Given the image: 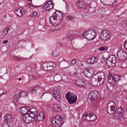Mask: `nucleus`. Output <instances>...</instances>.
Segmentation results:
<instances>
[{"label": "nucleus", "mask_w": 127, "mask_h": 127, "mask_svg": "<svg viewBox=\"0 0 127 127\" xmlns=\"http://www.w3.org/2000/svg\"><path fill=\"white\" fill-rule=\"evenodd\" d=\"M63 15L59 10H56L55 12L49 18L50 23L54 26L59 25L63 19Z\"/></svg>", "instance_id": "nucleus-1"}, {"label": "nucleus", "mask_w": 127, "mask_h": 127, "mask_svg": "<svg viewBox=\"0 0 127 127\" xmlns=\"http://www.w3.org/2000/svg\"><path fill=\"white\" fill-rule=\"evenodd\" d=\"M111 35L110 31L108 30H104L101 32L99 36V38L102 41H106L110 38Z\"/></svg>", "instance_id": "nucleus-2"}, {"label": "nucleus", "mask_w": 127, "mask_h": 127, "mask_svg": "<svg viewBox=\"0 0 127 127\" xmlns=\"http://www.w3.org/2000/svg\"><path fill=\"white\" fill-rule=\"evenodd\" d=\"M63 117L60 116L59 117L56 116V118L54 117L52 119V126L53 127H60L63 124L62 121Z\"/></svg>", "instance_id": "nucleus-3"}, {"label": "nucleus", "mask_w": 127, "mask_h": 127, "mask_svg": "<svg viewBox=\"0 0 127 127\" xmlns=\"http://www.w3.org/2000/svg\"><path fill=\"white\" fill-rule=\"evenodd\" d=\"M83 36L88 40H90L93 39L95 36V33L93 30H91L84 32L83 33Z\"/></svg>", "instance_id": "nucleus-4"}, {"label": "nucleus", "mask_w": 127, "mask_h": 127, "mask_svg": "<svg viewBox=\"0 0 127 127\" xmlns=\"http://www.w3.org/2000/svg\"><path fill=\"white\" fill-rule=\"evenodd\" d=\"M117 56L118 60L121 62H124L127 59V53L122 49L121 50L118 52Z\"/></svg>", "instance_id": "nucleus-5"}, {"label": "nucleus", "mask_w": 127, "mask_h": 127, "mask_svg": "<svg viewBox=\"0 0 127 127\" xmlns=\"http://www.w3.org/2000/svg\"><path fill=\"white\" fill-rule=\"evenodd\" d=\"M66 97L68 103L70 104L75 103L77 100L76 95L70 92L66 94Z\"/></svg>", "instance_id": "nucleus-6"}, {"label": "nucleus", "mask_w": 127, "mask_h": 127, "mask_svg": "<svg viewBox=\"0 0 127 127\" xmlns=\"http://www.w3.org/2000/svg\"><path fill=\"white\" fill-rule=\"evenodd\" d=\"M106 60V64L108 66L112 67L115 65L116 59L115 56L111 55Z\"/></svg>", "instance_id": "nucleus-7"}, {"label": "nucleus", "mask_w": 127, "mask_h": 127, "mask_svg": "<svg viewBox=\"0 0 127 127\" xmlns=\"http://www.w3.org/2000/svg\"><path fill=\"white\" fill-rule=\"evenodd\" d=\"M98 92L96 90L91 91L89 94V98L91 101H95L97 98Z\"/></svg>", "instance_id": "nucleus-8"}, {"label": "nucleus", "mask_w": 127, "mask_h": 127, "mask_svg": "<svg viewBox=\"0 0 127 127\" xmlns=\"http://www.w3.org/2000/svg\"><path fill=\"white\" fill-rule=\"evenodd\" d=\"M98 75L97 76H95V77H97V79L99 81L101 82L99 83L100 85H102L104 81V74L103 73H100L98 74Z\"/></svg>", "instance_id": "nucleus-9"}, {"label": "nucleus", "mask_w": 127, "mask_h": 127, "mask_svg": "<svg viewBox=\"0 0 127 127\" xmlns=\"http://www.w3.org/2000/svg\"><path fill=\"white\" fill-rule=\"evenodd\" d=\"M77 5L80 9L84 8L86 4L83 0H78L77 2Z\"/></svg>", "instance_id": "nucleus-10"}, {"label": "nucleus", "mask_w": 127, "mask_h": 127, "mask_svg": "<svg viewBox=\"0 0 127 127\" xmlns=\"http://www.w3.org/2000/svg\"><path fill=\"white\" fill-rule=\"evenodd\" d=\"M35 118V119L37 118V120L39 121H42L45 118V114L43 111L40 112V113H37L36 116Z\"/></svg>", "instance_id": "nucleus-11"}, {"label": "nucleus", "mask_w": 127, "mask_h": 127, "mask_svg": "<svg viewBox=\"0 0 127 127\" xmlns=\"http://www.w3.org/2000/svg\"><path fill=\"white\" fill-rule=\"evenodd\" d=\"M53 7V4L51 1H49L44 6V8H45L46 10L51 9Z\"/></svg>", "instance_id": "nucleus-12"}, {"label": "nucleus", "mask_w": 127, "mask_h": 127, "mask_svg": "<svg viewBox=\"0 0 127 127\" xmlns=\"http://www.w3.org/2000/svg\"><path fill=\"white\" fill-rule=\"evenodd\" d=\"M97 78V77H94L91 79L90 83L93 86L96 87L98 86V83L100 82L98 80Z\"/></svg>", "instance_id": "nucleus-13"}, {"label": "nucleus", "mask_w": 127, "mask_h": 127, "mask_svg": "<svg viewBox=\"0 0 127 127\" xmlns=\"http://www.w3.org/2000/svg\"><path fill=\"white\" fill-rule=\"evenodd\" d=\"M12 115L10 114H8L5 115L4 117V121L6 123L11 122L13 118Z\"/></svg>", "instance_id": "nucleus-14"}, {"label": "nucleus", "mask_w": 127, "mask_h": 127, "mask_svg": "<svg viewBox=\"0 0 127 127\" xmlns=\"http://www.w3.org/2000/svg\"><path fill=\"white\" fill-rule=\"evenodd\" d=\"M108 104H108L107 107V113L110 114H112L115 111V107L114 106L112 105L109 107Z\"/></svg>", "instance_id": "nucleus-15"}, {"label": "nucleus", "mask_w": 127, "mask_h": 127, "mask_svg": "<svg viewBox=\"0 0 127 127\" xmlns=\"http://www.w3.org/2000/svg\"><path fill=\"white\" fill-rule=\"evenodd\" d=\"M97 60L98 59L97 57H92L88 59L87 61V62L89 64H93L96 63Z\"/></svg>", "instance_id": "nucleus-16"}, {"label": "nucleus", "mask_w": 127, "mask_h": 127, "mask_svg": "<svg viewBox=\"0 0 127 127\" xmlns=\"http://www.w3.org/2000/svg\"><path fill=\"white\" fill-rule=\"evenodd\" d=\"M87 116L89 118H90L89 119H87V121H93L96 119V117L95 115L94 116H93V113L92 112L90 113L89 112L88 113L87 112Z\"/></svg>", "instance_id": "nucleus-17"}, {"label": "nucleus", "mask_w": 127, "mask_h": 127, "mask_svg": "<svg viewBox=\"0 0 127 127\" xmlns=\"http://www.w3.org/2000/svg\"><path fill=\"white\" fill-rule=\"evenodd\" d=\"M108 81L109 83L112 85L115 84L113 76H112L110 73L109 74L108 77Z\"/></svg>", "instance_id": "nucleus-18"}, {"label": "nucleus", "mask_w": 127, "mask_h": 127, "mask_svg": "<svg viewBox=\"0 0 127 127\" xmlns=\"http://www.w3.org/2000/svg\"><path fill=\"white\" fill-rule=\"evenodd\" d=\"M28 111L31 114H33V115L34 116V117H36L37 113V110L35 108H32L30 110H29Z\"/></svg>", "instance_id": "nucleus-19"}, {"label": "nucleus", "mask_w": 127, "mask_h": 127, "mask_svg": "<svg viewBox=\"0 0 127 127\" xmlns=\"http://www.w3.org/2000/svg\"><path fill=\"white\" fill-rule=\"evenodd\" d=\"M75 83L77 86L81 87H83L84 84V81L81 79H78L77 80Z\"/></svg>", "instance_id": "nucleus-20"}, {"label": "nucleus", "mask_w": 127, "mask_h": 127, "mask_svg": "<svg viewBox=\"0 0 127 127\" xmlns=\"http://www.w3.org/2000/svg\"><path fill=\"white\" fill-rule=\"evenodd\" d=\"M28 110L26 107H22L19 110V111L22 114L24 115L28 112Z\"/></svg>", "instance_id": "nucleus-21"}, {"label": "nucleus", "mask_w": 127, "mask_h": 127, "mask_svg": "<svg viewBox=\"0 0 127 127\" xmlns=\"http://www.w3.org/2000/svg\"><path fill=\"white\" fill-rule=\"evenodd\" d=\"M22 10H23V8L21 7H19L16 10L15 13L18 16L21 17L22 16V13H20V12H21Z\"/></svg>", "instance_id": "nucleus-22"}, {"label": "nucleus", "mask_w": 127, "mask_h": 127, "mask_svg": "<svg viewBox=\"0 0 127 127\" xmlns=\"http://www.w3.org/2000/svg\"><path fill=\"white\" fill-rule=\"evenodd\" d=\"M38 86H36L33 88H32L30 90V93L31 94H32L36 93L39 89Z\"/></svg>", "instance_id": "nucleus-23"}, {"label": "nucleus", "mask_w": 127, "mask_h": 127, "mask_svg": "<svg viewBox=\"0 0 127 127\" xmlns=\"http://www.w3.org/2000/svg\"><path fill=\"white\" fill-rule=\"evenodd\" d=\"M33 115L32 114H31L29 112H28L27 113H26V114H24L23 116V118L24 120H25L27 118H28V117H29L30 116L32 117H34V116L33 117Z\"/></svg>", "instance_id": "nucleus-24"}, {"label": "nucleus", "mask_w": 127, "mask_h": 127, "mask_svg": "<svg viewBox=\"0 0 127 127\" xmlns=\"http://www.w3.org/2000/svg\"><path fill=\"white\" fill-rule=\"evenodd\" d=\"M26 95V93L25 92L22 91L21 93H18L16 94L15 97H17V99L19 98L20 97H23Z\"/></svg>", "instance_id": "nucleus-25"}, {"label": "nucleus", "mask_w": 127, "mask_h": 127, "mask_svg": "<svg viewBox=\"0 0 127 127\" xmlns=\"http://www.w3.org/2000/svg\"><path fill=\"white\" fill-rule=\"evenodd\" d=\"M54 79L55 81L58 82L61 80V77L60 75L57 74L54 77Z\"/></svg>", "instance_id": "nucleus-26"}, {"label": "nucleus", "mask_w": 127, "mask_h": 127, "mask_svg": "<svg viewBox=\"0 0 127 127\" xmlns=\"http://www.w3.org/2000/svg\"><path fill=\"white\" fill-rule=\"evenodd\" d=\"M121 26L123 28L127 27V20L122 21L120 23Z\"/></svg>", "instance_id": "nucleus-27"}, {"label": "nucleus", "mask_w": 127, "mask_h": 127, "mask_svg": "<svg viewBox=\"0 0 127 127\" xmlns=\"http://www.w3.org/2000/svg\"><path fill=\"white\" fill-rule=\"evenodd\" d=\"M32 117L30 116L26 120H25L24 121L26 122H27L28 123H30L33 121L34 120V119H35V118Z\"/></svg>", "instance_id": "nucleus-28"}, {"label": "nucleus", "mask_w": 127, "mask_h": 127, "mask_svg": "<svg viewBox=\"0 0 127 127\" xmlns=\"http://www.w3.org/2000/svg\"><path fill=\"white\" fill-rule=\"evenodd\" d=\"M118 113H116V112H115L114 114V118L115 119L118 120H119L121 117H122V115H121Z\"/></svg>", "instance_id": "nucleus-29"}, {"label": "nucleus", "mask_w": 127, "mask_h": 127, "mask_svg": "<svg viewBox=\"0 0 127 127\" xmlns=\"http://www.w3.org/2000/svg\"><path fill=\"white\" fill-rule=\"evenodd\" d=\"M124 111L122 108L121 107H119L116 110V113H119L121 115H123V113Z\"/></svg>", "instance_id": "nucleus-30"}, {"label": "nucleus", "mask_w": 127, "mask_h": 127, "mask_svg": "<svg viewBox=\"0 0 127 127\" xmlns=\"http://www.w3.org/2000/svg\"><path fill=\"white\" fill-rule=\"evenodd\" d=\"M53 108L57 111H59L61 109L60 106L58 105L54 104L53 106Z\"/></svg>", "instance_id": "nucleus-31"}, {"label": "nucleus", "mask_w": 127, "mask_h": 127, "mask_svg": "<svg viewBox=\"0 0 127 127\" xmlns=\"http://www.w3.org/2000/svg\"><path fill=\"white\" fill-rule=\"evenodd\" d=\"M74 35L73 34H69L67 36V38L68 40L71 41L73 39L75 38L74 36Z\"/></svg>", "instance_id": "nucleus-32"}, {"label": "nucleus", "mask_w": 127, "mask_h": 127, "mask_svg": "<svg viewBox=\"0 0 127 127\" xmlns=\"http://www.w3.org/2000/svg\"><path fill=\"white\" fill-rule=\"evenodd\" d=\"M113 76L115 84L117 82L119 81L120 80V77L119 76L117 75H114Z\"/></svg>", "instance_id": "nucleus-33"}, {"label": "nucleus", "mask_w": 127, "mask_h": 127, "mask_svg": "<svg viewBox=\"0 0 127 127\" xmlns=\"http://www.w3.org/2000/svg\"><path fill=\"white\" fill-rule=\"evenodd\" d=\"M9 30V28H5L1 33L2 35L4 36L7 34L8 32V31Z\"/></svg>", "instance_id": "nucleus-34"}, {"label": "nucleus", "mask_w": 127, "mask_h": 127, "mask_svg": "<svg viewBox=\"0 0 127 127\" xmlns=\"http://www.w3.org/2000/svg\"><path fill=\"white\" fill-rule=\"evenodd\" d=\"M53 97L54 98L56 99L57 101H59L61 99V97L60 95L56 94L55 95H53Z\"/></svg>", "instance_id": "nucleus-35"}, {"label": "nucleus", "mask_w": 127, "mask_h": 127, "mask_svg": "<svg viewBox=\"0 0 127 127\" xmlns=\"http://www.w3.org/2000/svg\"><path fill=\"white\" fill-rule=\"evenodd\" d=\"M48 64L46 63H43L42 65V69L45 71H47Z\"/></svg>", "instance_id": "nucleus-36"}, {"label": "nucleus", "mask_w": 127, "mask_h": 127, "mask_svg": "<svg viewBox=\"0 0 127 127\" xmlns=\"http://www.w3.org/2000/svg\"><path fill=\"white\" fill-rule=\"evenodd\" d=\"M83 73L84 74V76L86 77H89L90 73L88 70H84L83 72Z\"/></svg>", "instance_id": "nucleus-37"}, {"label": "nucleus", "mask_w": 127, "mask_h": 127, "mask_svg": "<svg viewBox=\"0 0 127 127\" xmlns=\"http://www.w3.org/2000/svg\"><path fill=\"white\" fill-rule=\"evenodd\" d=\"M54 91L53 92V95L56 94L60 95V91L58 88L54 89Z\"/></svg>", "instance_id": "nucleus-38"}, {"label": "nucleus", "mask_w": 127, "mask_h": 127, "mask_svg": "<svg viewBox=\"0 0 127 127\" xmlns=\"http://www.w3.org/2000/svg\"><path fill=\"white\" fill-rule=\"evenodd\" d=\"M74 18V16H71L70 15H67L66 18V19L68 21H72Z\"/></svg>", "instance_id": "nucleus-39"}, {"label": "nucleus", "mask_w": 127, "mask_h": 127, "mask_svg": "<svg viewBox=\"0 0 127 127\" xmlns=\"http://www.w3.org/2000/svg\"><path fill=\"white\" fill-rule=\"evenodd\" d=\"M14 59L15 60H17L18 61H20L21 59L22 58L20 56H13Z\"/></svg>", "instance_id": "nucleus-40"}, {"label": "nucleus", "mask_w": 127, "mask_h": 127, "mask_svg": "<svg viewBox=\"0 0 127 127\" xmlns=\"http://www.w3.org/2000/svg\"><path fill=\"white\" fill-rule=\"evenodd\" d=\"M6 93V92L4 89H1L0 90V94L1 95L5 94Z\"/></svg>", "instance_id": "nucleus-41"}, {"label": "nucleus", "mask_w": 127, "mask_h": 127, "mask_svg": "<svg viewBox=\"0 0 127 127\" xmlns=\"http://www.w3.org/2000/svg\"><path fill=\"white\" fill-rule=\"evenodd\" d=\"M59 54V52L58 51L56 50L54 51L52 54V55L56 57L58 56Z\"/></svg>", "instance_id": "nucleus-42"}, {"label": "nucleus", "mask_w": 127, "mask_h": 127, "mask_svg": "<svg viewBox=\"0 0 127 127\" xmlns=\"http://www.w3.org/2000/svg\"><path fill=\"white\" fill-rule=\"evenodd\" d=\"M47 67V71L53 69V66L52 65H50L49 64H48Z\"/></svg>", "instance_id": "nucleus-43"}, {"label": "nucleus", "mask_w": 127, "mask_h": 127, "mask_svg": "<svg viewBox=\"0 0 127 127\" xmlns=\"http://www.w3.org/2000/svg\"><path fill=\"white\" fill-rule=\"evenodd\" d=\"M32 14L33 16L35 17H39V14H37L35 12H33Z\"/></svg>", "instance_id": "nucleus-44"}, {"label": "nucleus", "mask_w": 127, "mask_h": 127, "mask_svg": "<svg viewBox=\"0 0 127 127\" xmlns=\"http://www.w3.org/2000/svg\"><path fill=\"white\" fill-rule=\"evenodd\" d=\"M31 77L33 78V80H36L38 78V77H37L36 76H35L33 75H31L29 77V79H31Z\"/></svg>", "instance_id": "nucleus-45"}, {"label": "nucleus", "mask_w": 127, "mask_h": 127, "mask_svg": "<svg viewBox=\"0 0 127 127\" xmlns=\"http://www.w3.org/2000/svg\"><path fill=\"white\" fill-rule=\"evenodd\" d=\"M76 61L75 59H73L71 62L70 65H74L76 63Z\"/></svg>", "instance_id": "nucleus-46"}, {"label": "nucleus", "mask_w": 127, "mask_h": 127, "mask_svg": "<svg viewBox=\"0 0 127 127\" xmlns=\"http://www.w3.org/2000/svg\"><path fill=\"white\" fill-rule=\"evenodd\" d=\"M88 117L87 116V113H86L83 116V119L84 120H85L86 119L87 120V118Z\"/></svg>", "instance_id": "nucleus-47"}, {"label": "nucleus", "mask_w": 127, "mask_h": 127, "mask_svg": "<svg viewBox=\"0 0 127 127\" xmlns=\"http://www.w3.org/2000/svg\"><path fill=\"white\" fill-rule=\"evenodd\" d=\"M50 77L48 76H47L45 77V79L47 80L48 81H50V80L51 78L50 77Z\"/></svg>", "instance_id": "nucleus-48"}, {"label": "nucleus", "mask_w": 127, "mask_h": 127, "mask_svg": "<svg viewBox=\"0 0 127 127\" xmlns=\"http://www.w3.org/2000/svg\"><path fill=\"white\" fill-rule=\"evenodd\" d=\"M105 50V47L104 46L101 47L99 48V50L100 51H103L104 50Z\"/></svg>", "instance_id": "nucleus-49"}, {"label": "nucleus", "mask_w": 127, "mask_h": 127, "mask_svg": "<svg viewBox=\"0 0 127 127\" xmlns=\"http://www.w3.org/2000/svg\"><path fill=\"white\" fill-rule=\"evenodd\" d=\"M124 46L125 48L127 50V39L125 42Z\"/></svg>", "instance_id": "nucleus-50"}, {"label": "nucleus", "mask_w": 127, "mask_h": 127, "mask_svg": "<svg viewBox=\"0 0 127 127\" xmlns=\"http://www.w3.org/2000/svg\"><path fill=\"white\" fill-rule=\"evenodd\" d=\"M116 8V9L119 10L120 8V6L119 5H116L115 6Z\"/></svg>", "instance_id": "nucleus-51"}, {"label": "nucleus", "mask_w": 127, "mask_h": 127, "mask_svg": "<svg viewBox=\"0 0 127 127\" xmlns=\"http://www.w3.org/2000/svg\"><path fill=\"white\" fill-rule=\"evenodd\" d=\"M8 42V40H5L3 42V44H4V43H7Z\"/></svg>", "instance_id": "nucleus-52"}, {"label": "nucleus", "mask_w": 127, "mask_h": 127, "mask_svg": "<svg viewBox=\"0 0 127 127\" xmlns=\"http://www.w3.org/2000/svg\"><path fill=\"white\" fill-rule=\"evenodd\" d=\"M24 10H22L21 11V12H20V13H22V16L23 15V13H24Z\"/></svg>", "instance_id": "nucleus-53"}, {"label": "nucleus", "mask_w": 127, "mask_h": 127, "mask_svg": "<svg viewBox=\"0 0 127 127\" xmlns=\"http://www.w3.org/2000/svg\"><path fill=\"white\" fill-rule=\"evenodd\" d=\"M116 93H117V92H121V91L120 89H119V90H117L116 91Z\"/></svg>", "instance_id": "nucleus-54"}, {"label": "nucleus", "mask_w": 127, "mask_h": 127, "mask_svg": "<svg viewBox=\"0 0 127 127\" xmlns=\"http://www.w3.org/2000/svg\"><path fill=\"white\" fill-rule=\"evenodd\" d=\"M22 78H21V77H20V78H18V80H19V81H21V80H22Z\"/></svg>", "instance_id": "nucleus-55"}, {"label": "nucleus", "mask_w": 127, "mask_h": 127, "mask_svg": "<svg viewBox=\"0 0 127 127\" xmlns=\"http://www.w3.org/2000/svg\"><path fill=\"white\" fill-rule=\"evenodd\" d=\"M33 7H34L35 8H37V7H39V6H36L34 5H33Z\"/></svg>", "instance_id": "nucleus-56"}, {"label": "nucleus", "mask_w": 127, "mask_h": 127, "mask_svg": "<svg viewBox=\"0 0 127 127\" xmlns=\"http://www.w3.org/2000/svg\"><path fill=\"white\" fill-rule=\"evenodd\" d=\"M101 2V3L103 2L104 0H100Z\"/></svg>", "instance_id": "nucleus-57"}, {"label": "nucleus", "mask_w": 127, "mask_h": 127, "mask_svg": "<svg viewBox=\"0 0 127 127\" xmlns=\"http://www.w3.org/2000/svg\"><path fill=\"white\" fill-rule=\"evenodd\" d=\"M31 79V80H33V78H32V77H31V79Z\"/></svg>", "instance_id": "nucleus-58"}, {"label": "nucleus", "mask_w": 127, "mask_h": 127, "mask_svg": "<svg viewBox=\"0 0 127 127\" xmlns=\"http://www.w3.org/2000/svg\"><path fill=\"white\" fill-rule=\"evenodd\" d=\"M101 60H102V61H104V59H102Z\"/></svg>", "instance_id": "nucleus-59"}, {"label": "nucleus", "mask_w": 127, "mask_h": 127, "mask_svg": "<svg viewBox=\"0 0 127 127\" xmlns=\"http://www.w3.org/2000/svg\"><path fill=\"white\" fill-rule=\"evenodd\" d=\"M29 1H32V0H28Z\"/></svg>", "instance_id": "nucleus-60"}, {"label": "nucleus", "mask_w": 127, "mask_h": 127, "mask_svg": "<svg viewBox=\"0 0 127 127\" xmlns=\"http://www.w3.org/2000/svg\"><path fill=\"white\" fill-rule=\"evenodd\" d=\"M92 117V118H94V117Z\"/></svg>", "instance_id": "nucleus-61"}, {"label": "nucleus", "mask_w": 127, "mask_h": 127, "mask_svg": "<svg viewBox=\"0 0 127 127\" xmlns=\"http://www.w3.org/2000/svg\"><path fill=\"white\" fill-rule=\"evenodd\" d=\"M103 63V62H102V63Z\"/></svg>", "instance_id": "nucleus-62"}, {"label": "nucleus", "mask_w": 127, "mask_h": 127, "mask_svg": "<svg viewBox=\"0 0 127 127\" xmlns=\"http://www.w3.org/2000/svg\"><path fill=\"white\" fill-rule=\"evenodd\" d=\"M126 99H127V97H126Z\"/></svg>", "instance_id": "nucleus-63"}, {"label": "nucleus", "mask_w": 127, "mask_h": 127, "mask_svg": "<svg viewBox=\"0 0 127 127\" xmlns=\"http://www.w3.org/2000/svg\"><path fill=\"white\" fill-rule=\"evenodd\" d=\"M6 16H5V17H6Z\"/></svg>", "instance_id": "nucleus-64"}]
</instances>
